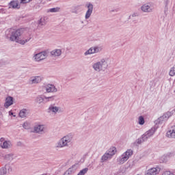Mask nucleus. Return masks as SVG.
Returning <instances> with one entry per match:
<instances>
[{"label":"nucleus","instance_id":"393cba45","mask_svg":"<svg viewBox=\"0 0 175 175\" xmlns=\"http://www.w3.org/2000/svg\"><path fill=\"white\" fill-rule=\"evenodd\" d=\"M9 8L10 9H19L20 6L17 3V1H11L9 4Z\"/></svg>","mask_w":175,"mask_h":175},{"label":"nucleus","instance_id":"9b49d317","mask_svg":"<svg viewBox=\"0 0 175 175\" xmlns=\"http://www.w3.org/2000/svg\"><path fill=\"white\" fill-rule=\"evenodd\" d=\"M33 133H39L42 135L44 133V125L43 124H36L33 127V131H32Z\"/></svg>","mask_w":175,"mask_h":175},{"label":"nucleus","instance_id":"f3484780","mask_svg":"<svg viewBox=\"0 0 175 175\" xmlns=\"http://www.w3.org/2000/svg\"><path fill=\"white\" fill-rule=\"evenodd\" d=\"M12 105H13V97L9 96L5 98L4 107H5V109H8L10 107V106H12Z\"/></svg>","mask_w":175,"mask_h":175},{"label":"nucleus","instance_id":"cd10ccee","mask_svg":"<svg viewBox=\"0 0 175 175\" xmlns=\"http://www.w3.org/2000/svg\"><path fill=\"white\" fill-rule=\"evenodd\" d=\"M45 102H51L52 100H55L57 99V96H44Z\"/></svg>","mask_w":175,"mask_h":175},{"label":"nucleus","instance_id":"7ed1b4c3","mask_svg":"<svg viewBox=\"0 0 175 175\" xmlns=\"http://www.w3.org/2000/svg\"><path fill=\"white\" fill-rule=\"evenodd\" d=\"M109 67L107 59H101L100 61L93 64L92 68L95 72H105V69Z\"/></svg>","mask_w":175,"mask_h":175},{"label":"nucleus","instance_id":"423d86ee","mask_svg":"<svg viewBox=\"0 0 175 175\" xmlns=\"http://www.w3.org/2000/svg\"><path fill=\"white\" fill-rule=\"evenodd\" d=\"M141 10H142L144 13H152V12H154V4L146 3L142 5Z\"/></svg>","mask_w":175,"mask_h":175},{"label":"nucleus","instance_id":"ea45409f","mask_svg":"<svg viewBox=\"0 0 175 175\" xmlns=\"http://www.w3.org/2000/svg\"><path fill=\"white\" fill-rule=\"evenodd\" d=\"M31 1H32V0H26V2H27V3H28L31 2Z\"/></svg>","mask_w":175,"mask_h":175},{"label":"nucleus","instance_id":"a878e982","mask_svg":"<svg viewBox=\"0 0 175 175\" xmlns=\"http://www.w3.org/2000/svg\"><path fill=\"white\" fill-rule=\"evenodd\" d=\"M43 102H46V100L44 98V96H38L36 98V103L40 105V103H43Z\"/></svg>","mask_w":175,"mask_h":175},{"label":"nucleus","instance_id":"58836bf2","mask_svg":"<svg viewBox=\"0 0 175 175\" xmlns=\"http://www.w3.org/2000/svg\"><path fill=\"white\" fill-rule=\"evenodd\" d=\"M132 17H136V14H133Z\"/></svg>","mask_w":175,"mask_h":175},{"label":"nucleus","instance_id":"f8f14e48","mask_svg":"<svg viewBox=\"0 0 175 175\" xmlns=\"http://www.w3.org/2000/svg\"><path fill=\"white\" fill-rule=\"evenodd\" d=\"M157 132V128L152 127L149 131H146L142 136H144V138L147 141L150 137L154 135V133Z\"/></svg>","mask_w":175,"mask_h":175},{"label":"nucleus","instance_id":"b1692460","mask_svg":"<svg viewBox=\"0 0 175 175\" xmlns=\"http://www.w3.org/2000/svg\"><path fill=\"white\" fill-rule=\"evenodd\" d=\"M0 146L1 148H10L12 143L10 141H5L3 143H0Z\"/></svg>","mask_w":175,"mask_h":175},{"label":"nucleus","instance_id":"c85d7f7f","mask_svg":"<svg viewBox=\"0 0 175 175\" xmlns=\"http://www.w3.org/2000/svg\"><path fill=\"white\" fill-rule=\"evenodd\" d=\"M59 10H61V8L57 7L49 9L48 12H50V13H58Z\"/></svg>","mask_w":175,"mask_h":175},{"label":"nucleus","instance_id":"6ab92c4d","mask_svg":"<svg viewBox=\"0 0 175 175\" xmlns=\"http://www.w3.org/2000/svg\"><path fill=\"white\" fill-rule=\"evenodd\" d=\"M62 54L61 49H55L51 51V55L52 57H59Z\"/></svg>","mask_w":175,"mask_h":175},{"label":"nucleus","instance_id":"20e7f679","mask_svg":"<svg viewBox=\"0 0 175 175\" xmlns=\"http://www.w3.org/2000/svg\"><path fill=\"white\" fill-rule=\"evenodd\" d=\"M132 155H133V150L132 149H128L126 152H124L122 155L118 157L117 163L118 165H124Z\"/></svg>","mask_w":175,"mask_h":175},{"label":"nucleus","instance_id":"dca6fc26","mask_svg":"<svg viewBox=\"0 0 175 175\" xmlns=\"http://www.w3.org/2000/svg\"><path fill=\"white\" fill-rule=\"evenodd\" d=\"M10 171H12V167H10V164H7V165H5V167H3L2 168H1L0 175H6Z\"/></svg>","mask_w":175,"mask_h":175},{"label":"nucleus","instance_id":"4be33fe9","mask_svg":"<svg viewBox=\"0 0 175 175\" xmlns=\"http://www.w3.org/2000/svg\"><path fill=\"white\" fill-rule=\"evenodd\" d=\"M111 158L112 157L109 155V154L107 152H105L101 157V162H106V161H108V159H111Z\"/></svg>","mask_w":175,"mask_h":175},{"label":"nucleus","instance_id":"72a5a7b5","mask_svg":"<svg viewBox=\"0 0 175 175\" xmlns=\"http://www.w3.org/2000/svg\"><path fill=\"white\" fill-rule=\"evenodd\" d=\"M169 75L171 77L175 76V65L172 68H171Z\"/></svg>","mask_w":175,"mask_h":175},{"label":"nucleus","instance_id":"7c9ffc66","mask_svg":"<svg viewBox=\"0 0 175 175\" xmlns=\"http://www.w3.org/2000/svg\"><path fill=\"white\" fill-rule=\"evenodd\" d=\"M68 170H70V172L73 174L74 173H76V170H77V165L75 164L73 165H72V167H70V168H68Z\"/></svg>","mask_w":175,"mask_h":175},{"label":"nucleus","instance_id":"f257e3e1","mask_svg":"<svg viewBox=\"0 0 175 175\" xmlns=\"http://www.w3.org/2000/svg\"><path fill=\"white\" fill-rule=\"evenodd\" d=\"M21 33H23L21 29L14 30L13 29H10L5 31V36L8 39H10L11 42H16V43H19V44H25L31 40V38L20 40Z\"/></svg>","mask_w":175,"mask_h":175},{"label":"nucleus","instance_id":"9d476101","mask_svg":"<svg viewBox=\"0 0 175 175\" xmlns=\"http://www.w3.org/2000/svg\"><path fill=\"white\" fill-rule=\"evenodd\" d=\"M42 80L43 78L41 76L31 77L29 79V84H39V83H42Z\"/></svg>","mask_w":175,"mask_h":175},{"label":"nucleus","instance_id":"aec40b11","mask_svg":"<svg viewBox=\"0 0 175 175\" xmlns=\"http://www.w3.org/2000/svg\"><path fill=\"white\" fill-rule=\"evenodd\" d=\"M167 137L175 139V126H174L171 130L167 132Z\"/></svg>","mask_w":175,"mask_h":175},{"label":"nucleus","instance_id":"e433bc0d","mask_svg":"<svg viewBox=\"0 0 175 175\" xmlns=\"http://www.w3.org/2000/svg\"><path fill=\"white\" fill-rule=\"evenodd\" d=\"M21 3H28L27 0H21Z\"/></svg>","mask_w":175,"mask_h":175},{"label":"nucleus","instance_id":"4c0bfd02","mask_svg":"<svg viewBox=\"0 0 175 175\" xmlns=\"http://www.w3.org/2000/svg\"><path fill=\"white\" fill-rule=\"evenodd\" d=\"M23 126L25 129H27V124L26 123H23Z\"/></svg>","mask_w":175,"mask_h":175},{"label":"nucleus","instance_id":"f03ea898","mask_svg":"<svg viewBox=\"0 0 175 175\" xmlns=\"http://www.w3.org/2000/svg\"><path fill=\"white\" fill-rule=\"evenodd\" d=\"M74 136L75 135L72 133H69L64 136L56 143V148H64L65 147H69V146L72 144Z\"/></svg>","mask_w":175,"mask_h":175},{"label":"nucleus","instance_id":"2eb2a0df","mask_svg":"<svg viewBox=\"0 0 175 175\" xmlns=\"http://www.w3.org/2000/svg\"><path fill=\"white\" fill-rule=\"evenodd\" d=\"M159 172H161V168L157 167H152L147 170L146 174V175H157L159 174Z\"/></svg>","mask_w":175,"mask_h":175},{"label":"nucleus","instance_id":"473e14b6","mask_svg":"<svg viewBox=\"0 0 175 175\" xmlns=\"http://www.w3.org/2000/svg\"><path fill=\"white\" fill-rule=\"evenodd\" d=\"M144 122H145L144 118L143 116H139L138 118V123H139V125H144Z\"/></svg>","mask_w":175,"mask_h":175},{"label":"nucleus","instance_id":"0eeeda50","mask_svg":"<svg viewBox=\"0 0 175 175\" xmlns=\"http://www.w3.org/2000/svg\"><path fill=\"white\" fill-rule=\"evenodd\" d=\"M47 58V52L46 51H42L38 53H36L33 55V59L35 61H43V59H46Z\"/></svg>","mask_w":175,"mask_h":175},{"label":"nucleus","instance_id":"39448f33","mask_svg":"<svg viewBox=\"0 0 175 175\" xmlns=\"http://www.w3.org/2000/svg\"><path fill=\"white\" fill-rule=\"evenodd\" d=\"M174 111H167L162 116H160L157 120L154 121L156 125H161L165 122L167 121L172 116H173Z\"/></svg>","mask_w":175,"mask_h":175},{"label":"nucleus","instance_id":"f704fd0d","mask_svg":"<svg viewBox=\"0 0 175 175\" xmlns=\"http://www.w3.org/2000/svg\"><path fill=\"white\" fill-rule=\"evenodd\" d=\"M64 174L65 175H71L72 174V172L70 171V170L68 169V170H66L65 172H64Z\"/></svg>","mask_w":175,"mask_h":175},{"label":"nucleus","instance_id":"bb28decb","mask_svg":"<svg viewBox=\"0 0 175 175\" xmlns=\"http://www.w3.org/2000/svg\"><path fill=\"white\" fill-rule=\"evenodd\" d=\"M5 161L7 162H12L13 161V154H8L5 155Z\"/></svg>","mask_w":175,"mask_h":175},{"label":"nucleus","instance_id":"c9c22d12","mask_svg":"<svg viewBox=\"0 0 175 175\" xmlns=\"http://www.w3.org/2000/svg\"><path fill=\"white\" fill-rule=\"evenodd\" d=\"M3 142H6V141L5 140V138L1 137V138L0 139V143H3Z\"/></svg>","mask_w":175,"mask_h":175},{"label":"nucleus","instance_id":"5701e85b","mask_svg":"<svg viewBox=\"0 0 175 175\" xmlns=\"http://www.w3.org/2000/svg\"><path fill=\"white\" fill-rule=\"evenodd\" d=\"M27 116H28V109H23L19 112V117H21V118H25Z\"/></svg>","mask_w":175,"mask_h":175},{"label":"nucleus","instance_id":"a19ab883","mask_svg":"<svg viewBox=\"0 0 175 175\" xmlns=\"http://www.w3.org/2000/svg\"><path fill=\"white\" fill-rule=\"evenodd\" d=\"M10 115L13 116V112L10 111Z\"/></svg>","mask_w":175,"mask_h":175},{"label":"nucleus","instance_id":"2f4dec72","mask_svg":"<svg viewBox=\"0 0 175 175\" xmlns=\"http://www.w3.org/2000/svg\"><path fill=\"white\" fill-rule=\"evenodd\" d=\"M79 10H80V6H74L72 8V13H75V14H79Z\"/></svg>","mask_w":175,"mask_h":175},{"label":"nucleus","instance_id":"1a4fd4ad","mask_svg":"<svg viewBox=\"0 0 175 175\" xmlns=\"http://www.w3.org/2000/svg\"><path fill=\"white\" fill-rule=\"evenodd\" d=\"M88 10L85 15V20H88L91 17V14H92V12H94V5L91 3H88L87 4Z\"/></svg>","mask_w":175,"mask_h":175},{"label":"nucleus","instance_id":"c756f323","mask_svg":"<svg viewBox=\"0 0 175 175\" xmlns=\"http://www.w3.org/2000/svg\"><path fill=\"white\" fill-rule=\"evenodd\" d=\"M144 142H147V141L146 140V138L143 135H142V137L138 138L136 140L137 144H142V143H144Z\"/></svg>","mask_w":175,"mask_h":175},{"label":"nucleus","instance_id":"a211bd4d","mask_svg":"<svg viewBox=\"0 0 175 175\" xmlns=\"http://www.w3.org/2000/svg\"><path fill=\"white\" fill-rule=\"evenodd\" d=\"M47 24V17H42L38 21L39 28H43Z\"/></svg>","mask_w":175,"mask_h":175},{"label":"nucleus","instance_id":"412c9836","mask_svg":"<svg viewBox=\"0 0 175 175\" xmlns=\"http://www.w3.org/2000/svg\"><path fill=\"white\" fill-rule=\"evenodd\" d=\"M106 152L113 158V156L116 155L117 152V148L116 147H111Z\"/></svg>","mask_w":175,"mask_h":175},{"label":"nucleus","instance_id":"79ce46f5","mask_svg":"<svg viewBox=\"0 0 175 175\" xmlns=\"http://www.w3.org/2000/svg\"><path fill=\"white\" fill-rule=\"evenodd\" d=\"M64 175H65V174H64Z\"/></svg>","mask_w":175,"mask_h":175},{"label":"nucleus","instance_id":"6e6552de","mask_svg":"<svg viewBox=\"0 0 175 175\" xmlns=\"http://www.w3.org/2000/svg\"><path fill=\"white\" fill-rule=\"evenodd\" d=\"M102 51V48L99 46L91 47L90 49L86 51L84 53L85 55H90L91 54H96Z\"/></svg>","mask_w":175,"mask_h":175},{"label":"nucleus","instance_id":"ddd939ff","mask_svg":"<svg viewBox=\"0 0 175 175\" xmlns=\"http://www.w3.org/2000/svg\"><path fill=\"white\" fill-rule=\"evenodd\" d=\"M44 90H45V91L48 93L57 92V91H58L57 88H55V86L53 84H47L44 85Z\"/></svg>","mask_w":175,"mask_h":175},{"label":"nucleus","instance_id":"4468645a","mask_svg":"<svg viewBox=\"0 0 175 175\" xmlns=\"http://www.w3.org/2000/svg\"><path fill=\"white\" fill-rule=\"evenodd\" d=\"M59 107H57L55 104H51L48 108L47 112L51 114H57V111H59Z\"/></svg>","mask_w":175,"mask_h":175}]
</instances>
